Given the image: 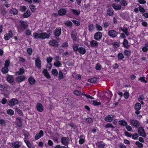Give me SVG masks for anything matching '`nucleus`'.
Returning a JSON list of instances; mask_svg holds the SVG:
<instances>
[{
    "label": "nucleus",
    "mask_w": 148,
    "mask_h": 148,
    "mask_svg": "<svg viewBox=\"0 0 148 148\" xmlns=\"http://www.w3.org/2000/svg\"><path fill=\"white\" fill-rule=\"evenodd\" d=\"M40 30H38L37 32H34L33 34V37L34 39H45L48 38L50 37L49 34H48L46 33H40Z\"/></svg>",
    "instance_id": "obj_1"
},
{
    "label": "nucleus",
    "mask_w": 148,
    "mask_h": 148,
    "mask_svg": "<svg viewBox=\"0 0 148 148\" xmlns=\"http://www.w3.org/2000/svg\"><path fill=\"white\" fill-rule=\"evenodd\" d=\"M20 101L15 98H13L11 99L9 102L8 105L10 106H14L15 105L19 104Z\"/></svg>",
    "instance_id": "obj_2"
},
{
    "label": "nucleus",
    "mask_w": 148,
    "mask_h": 148,
    "mask_svg": "<svg viewBox=\"0 0 148 148\" xmlns=\"http://www.w3.org/2000/svg\"><path fill=\"white\" fill-rule=\"evenodd\" d=\"M138 133L140 136L144 137L146 136V134L143 128L140 127L138 130Z\"/></svg>",
    "instance_id": "obj_3"
},
{
    "label": "nucleus",
    "mask_w": 148,
    "mask_h": 148,
    "mask_svg": "<svg viewBox=\"0 0 148 148\" xmlns=\"http://www.w3.org/2000/svg\"><path fill=\"white\" fill-rule=\"evenodd\" d=\"M130 122L131 125L136 127H138L140 124L138 121L135 119H131Z\"/></svg>",
    "instance_id": "obj_4"
},
{
    "label": "nucleus",
    "mask_w": 148,
    "mask_h": 148,
    "mask_svg": "<svg viewBox=\"0 0 148 148\" xmlns=\"http://www.w3.org/2000/svg\"><path fill=\"white\" fill-rule=\"evenodd\" d=\"M118 33L115 31L111 30L108 32V35L112 38H113L116 37L118 35Z\"/></svg>",
    "instance_id": "obj_5"
},
{
    "label": "nucleus",
    "mask_w": 148,
    "mask_h": 148,
    "mask_svg": "<svg viewBox=\"0 0 148 148\" xmlns=\"http://www.w3.org/2000/svg\"><path fill=\"white\" fill-rule=\"evenodd\" d=\"M135 109L136 110L135 113L136 114H138L140 113L139 110L141 109V106L140 103H136L134 106Z\"/></svg>",
    "instance_id": "obj_6"
},
{
    "label": "nucleus",
    "mask_w": 148,
    "mask_h": 148,
    "mask_svg": "<svg viewBox=\"0 0 148 148\" xmlns=\"http://www.w3.org/2000/svg\"><path fill=\"white\" fill-rule=\"evenodd\" d=\"M102 37V34L100 32H96L94 35V38L96 40H99Z\"/></svg>",
    "instance_id": "obj_7"
},
{
    "label": "nucleus",
    "mask_w": 148,
    "mask_h": 148,
    "mask_svg": "<svg viewBox=\"0 0 148 148\" xmlns=\"http://www.w3.org/2000/svg\"><path fill=\"white\" fill-rule=\"evenodd\" d=\"M12 145L13 148H19L21 146L22 144L19 141H16L13 143Z\"/></svg>",
    "instance_id": "obj_8"
},
{
    "label": "nucleus",
    "mask_w": 148,
    "mask_h": 148,
    "mask_svg": "<svg viewBox=\"0 0 148 148\" xmlns=\"http://www.w3.org/2000/svg\"><path fill=\"white\" fill-rule=\"evenodd\" d=\"M13 34L11 31H9L8 33L4 35V38L6 40H9L12 36Z\"/></svg>",
    "instance_id": "obj_9"
},
{
    "label": "nucleus",
    "mask_w": 148,
    "mask_h": 148,
    "mask_svg": "<svg viewBox=\"0 0 148 148\" xmlns=\"http://www.w3.org/2000/svg\"><path fill=\"white\" fill-rule=\"evenodd\" d=\"M71 36L74 43H75L78 40L77 33L75 32H73L71 34Z\"/></svg>",
    "instance_id": "obj_10"
},
{
    "label": "nucleus",
    "mask_w": 148,
    "mask_h": 148,
    "mask_svg": "<svg viewBox=\"0 0 148 148\" xmlns=\"http://www.w3.org/2000/svg\"><path fill=\"white\" fill-rule=\"evenodd\" d=\"M114 117V115H109L106 117L105 120L107 122H111L112 121Z\"/></svg>",
    "instance_id": "obj_11"
},
{
    "label": "nucleus",
    "mask_w": 148,
    "mask_h": 148,
    "mask_svg": "<svg viewBox=\"0 0 148 148\" xmlns=\"http://www.w3.org/2000/svg\"><path fill=\"white\" fill-rule=\"evenodd\" d=\"M37 110L40 112H42L44 110V108L42 104L40 103H38L36 106Z\"/></svg>",
    "instance_id": "obj_12"
},
{
    "label": "nucleus",
    "mask_w": 148,
    "mask_h": 148,
    "mask_svg": "<svg viewBox=\"0 0 148 148\" xmlns=\"http://www.w3.org/2000/svg\"><path fill=\"white\" fill-rule=\"evenodd\" d=\"M43 132L42 130L40 131L39 133L37 134L35 137V139L36 140H37L41 138L43 135Z\"/></svg>",
    "instance_id": "obj_13"
},
{
    "label": "nucleus",
    "mask_w": 148,
    "mask_h": 148,
    "mask_svg": "<svg viewBox=\"0 0 148 148\" xmlns=\"http://www.w3.org/2000/svg\"><path fill=\"white\" fill-rule=\"evenodd\" d=\"M90 44L91 47L92 48H97L98 46V42L95 40H92L90 41Z\"/></svg>",
    "instance_id": "obj_14"
},
{
    "label": "nucleus",
    "mask_w": 148,
    "mask_h": 148,
    "mask_svg": "<svg viewBox=\"0 0 148 148\" xmlns=\"http://www.w3.org/2000/svg\"><path fill=\"white\" fill-rule=\"evenodd\" d=\"M49 44L50 45L55 47H57L58 45V42L54 40H50L49 42Z\"/></svg>",
    "instance_id": "obj_15"
},
{
    "label": "nucleus",
    "mask_w": 148,
    "mask_h": 148,
    "mask_svg": "<svg viewBox=\"0 0 148 148\" xmlns=\"http://www.w3.org/2000/svg\"><path fill=\"white\" fill-rule=\"evenodd\" d=\"M26 78V77L24 76H20L17 77L16 78V81L19 83L22 82L24 81Z\"/></svg>",
    "instance_id": "obj_16"
},
{
    "label": "nucleus",
    "mask_w": 148,
    "mask_h": 148,
    "mask_svg": "<svg viewBox=\"0 0 148 148\" xmlns=\"http://www.w3.org/2000/svg\"><path fill=\"white\" fill-rule=\"evenodd\" d=\"M7 81L8 82L12 84L14 81V77L12 75H8L7 78Z\"/></svg>",
    "instance_id": "obj_17"
},
{
    "label": "nucleus",
    "mask_w": 148,
    "mask_h": 148,
    "mask_svg": "<svg viewBox=\"0 0 148 148\" xmlns=\"http://www.w3.org/2000/svg\"><path fill=\"white\" fill-rule=\"evenodd\" d=\"M66 10L64 9H61L58 11V14L60 16H63L66 14Z\"/></svg>",
    "instance_id": "obj_18"
},
{
    "label": "nucleus",
    "mask_w": 148,
    "mask_h": 148,
    "mask_svg": "<svg viewBox=\"0 0 148 148\" xmlns=\"http://www.w3.org/2000/svg\"><path fill=\"white\" fill-rule=\"evenodd\" d=\"M68 139L67 138L64 137H63L61 138V143L64 145H66L68 143Z\"/></svg>",
    "instance_id": "obj_19"
},
{
    "label": "nucleus",
    "mask_w": 148,
    "mask_h": 148,
    "mask_svg": "<svg viewBox=\"0 0 148 148\" xmlns=\"http://www.w3.org/2000/svg\"><path fill=\"white\" fill-rule=\"evenodd\" d=\"M42 73L47 78L50 79L51 78L50 75L46 69H44L42 71Z\"/></svg>",
    "instance_id": "obj_20"
},
{
    "label": "nucleus",
    "mask_w": 148,
    "mask_h": 148,
    "mask_svg": "<svg viewBox=\"0 0 148 148\" xmlns=\"http://www.w3.org/2000/svg\"><path fill=\"white\" fill-rule=\"evenodd\" d=\"M31 14V13L29 10H27L25 12L23 15V16L24 18H28Z\"/></svg>",
    "instance_id": "obj_21"
},
{
    "label": "nucleus",
    "mask_w": 148,
    "mask_h": 148,
    "mask_svg": "<svg viewBox=\"0 0 148 148\" xmlns=\"http://www.w3.org/2000/svg\"><path fill=\"white\" fill-rule=\"evenodd\" d=\"M61 29L60 28H57L54 32V34L56 36H59L61 34Z\"/></svg>",
    "instance_id": "obj_22"
},
{
    "label": "nucleus",
    "mask_w": 148,
    "mask_h": 148,
    "mask_svg": "<svg viewBox=\"0 0 148 148\" xmlns=\"http://www.w3.org/2000/svg\"><path fill=\"white\" fill-rule=\"evenodd\" d=\"M78 51L79 53L82 54H84L86 52L85 49L82 47H79Z\"/></svg>",
    "instance_id": "obj_23"
},
{
    "label": "nucleus",
    "mask_w": 148,
    "mask_h": 148,
    "mask_svg": "<svg viewBox=\"0 0 148 148\" xmlns=\"http://www.w3.org/2000/svg\"><path fill=\"white\" fill-rule=\"evenodd\" d=\"M112 7L114 9L116 10H120L121 8V5L116 3L113 4Z\"/></svg>",
    "instance_id": "obj_24"
},
{
    "label": "nucleus",
    "mask_w": 148,
    "mask_h": 148,
    "mask_svg": "<svg viewBox=\"0 0 148 148\" xmlns=\"http://www.w3.org/2000/svg\"><path fill=\"white\" fill-rule=\"evenodd\" d=\"M25 70L22 68L20 69L19 70L15 73V75H23L24 72Z\"/></svg>",
    "instance_id": "obj_25"
},
{
    "label": "nucleus",
    "mask_w": 148,
    "mask_h": 148,
    "mask_svg": "<svg viewBox=\"0 0 148 148\" xmlns=\"http://www.w3.org/2000/svg\"><path fill=\"white\" fill-rule=\"evenodd\" d=\"M20 22L21 24V26L23 27L24 29H25L27 27L28 25L27 22L23 21H20Z\"/></svg>",
    "instance_id": "obj_26"
},
{
    "label": "nucleus",
    "mask_w": 148,
    "mask_h": 148,
    "mask_svg": "<svg viewBox=\"0 0 148 148\" xmlns=\"http://www.w3.org/2000/svg\"><path fill=\"white\" fill-rule=\"evenodd\" d=\"M96 145L98 148H103L105 146L104 144L102 142L97 143Z\"/></svg>",
    "instance_id": "obj_27"
},
{
    "label": "nucleus",
    "mask_w": 148,
    "mask_h": 148,
    "mask_svg": "<svg viewBox=\"0 0 148 148\" xmlns=\"http://www.w3.org/2000/svg\"><path fill=\"white\" fill-rule=\"evenodd\" d=\"M72 12L75 15L78 16L80 13V11L79 10H76L73 9H71Z\"/></svg>",
    "instance_id": "obj_28"
},
{
    "label": "nucleus",
    "mask_w": 148,
    "mask_h": 148,
    "mask_svg": "<svg viewBox=\"0 0 148 148\" xmlns=\"http://www.w3.org/2000/svg\"><path fill=\"white\" fill-rule=\"evenodd\" d=\"M118 123L119 125L123 126H126L127 125V123L124 120L119 121Z\"/></svg>",
    "instance_id": "obj_29"
},
{
    "label": "nucleus",
    "mask_w": 148,
    "mask_h": 148,
    "mask_svg": "<svg viewBox=\"0 0 148 148\" xmlns=\"http://www.w3.org/2000/svg\"><path fill=\"white\" fill-rule=\"evenodd\" d=\"M5 66L3 67L2 69V71L3 73H6L8 72V68L9 65H5Z\"/></svg>",
    "instance_id": "obj_30"
},
{
    "label": "nucleus",
    "mask_w": 148,
    "mask_h": 148,
    "mask_svg": "<svg viewBox=\"0 0 148 148\" xmlns=\"http://www.w3.org/2000/svg\"><path fill=\"white\" fill-rule=\"evenodd\" d=\"M10 12L12 14L16 15L18 13V10L16 8H13L10 10Z\"/></svg>",
    "instance_id": "obj_31"
},
{
    "label": "nucleus",
    "mask_w": 148,
    "mask_h": 148,
    "mask_svg": "<svg viewBox=\"0 0 148 148\" xmlns=\"http://www.w3.org/2000/svg\"><path fill=\"white\" fill-rule=\"evenodd\" d=\"M16 123L17 125L19 127L22 126L21 119L20 118H18L16 119Z\"/></svg>",
    "instance_id": "obj_32"
},
{
    "label": "nucleus",
    "mask_w": 148,
    "mask_h": 148,
    "mask_svg": "<svg viewBox=\"0 0 148 148\" xmlns=\"http://www.w3.org/2000/svg\"><path fill=\"white\" fill-rule=\"evenodd\" d=\"M78 45L77 44H75V43H74L73 46V49L76 53H77V52L79 48L78 47Z\"/></svg>",
    "instance_id": "obj_33"
},
{
    "label": "nucleus",
    "mask_w": 148,
    "mask_h": 148,
    "mask_svg": "<svg viewBox=\"0 0 148 148\" xmlns=\"http://www.w3.org/2000/svg\"><path fill=\"white\" fill-rule=\"evenodd\" d=\"M29 83L31 84H34L35 82V80L34 78L31 77H30L28 79Z\"/></svg>",
    "instance_id": "obj_34"
},
{
    "label": "nucleus",
    "mask_w": 148,
    "mask_h": 148,
    "mask_svg": "<svg viewBox=\"0 0 148 148\" xmlns=\"http://www.w3.org/2000/svg\"><path fill=\"white\" fill-rule=\"evenodd\" d=\"M120 29L126 35L128 36L129 35V33L127 31V29L126 28L120 27Z\"/></svg>",
    "instance_id": "obj_35"
},
{
    "label": "nucleus",
    "mask_w": 148,
    "mask_h": 148,
    "mask_svg": "<svg viewBox=\"0 0 148 148\" xmlns=\"http://www.w3.org/2000/svg\"><path fill=\"white\" fill-rule=\"evenodd\" d=\"M72 77H74L75 79H81V76L80 75L76 73H73L72 75Z\"/></svg>",
    "instance_id": "obj_36"
},
{
    "label": "nucleus",
    "mask_w": 148,
    "mask_h": 148,
    "mask_svg": "<svg viewBox=\"0 0 148 148\" xmlns=\"http://www.w3.org/2000/svg\"><path fill=\"white\" fill-rule=\"evenodd\" d=\"M107 14L109 16H112L113 14V10L112 9H108L107 10Z\"/></svg>",
    "instance_id": "obj_37"
},
{
    "label": "nucleus",
    "mask_w": 148,
    "mask_h": 148,
    "mask_svg": "<svg viewBox=\"0 0 148 148\" xmlns=\"http://www.w3.org/2000/svg\"><path fill=\"white\" fill-rule=\"evenodd\" d=\"M56 61L54 63V65H61L60 62L58 60H60V58L59 56H57L56 57Z\"/></svg>",
    "instance_id": "obj_38"
},
{
    "label": "nucleus",
    "mask_w": 148,
    "mask_h": 148,
    "mask_svg": "<svg viewBox=\"0 0 148 148\" xmlns=\"http://www.w3.org/2000/svg\"><path fill=\"white\" fill-rule=\"evenodd\" d=\"M123 45L125 47L128 48L129 47L128 45V42L125 39H124L123 42Z\"/></svg>",
    "instance_id": "obj_39"
},
{
    "label": "nucleus",
    "mask_w": 148,
    "mask_h": 148,
    "mask_svg": "<svg viewBox=\"0 0 148 148\" xmlns=\"http://www.w3.org/2000/svg\"><path fill=\"white\" fill-rule=\"evenodd\" d=\"M96 28L98 31H101L102 30V27L100 25L97 24H96L95 25Z\"/></svg>",
    "instance_id": "obj_40"
},
{
    "label": "nucleus",
    "mask_w": 148,
    "mask_h": 148,
    "mask_svg": "<svg viewBox=\"0 0 148 148\" xmlns=\"http://www.w3.org/2000/svg\"><path fill=\"white\" fill-rule=\"evenodd\" d=\"M97 78L94 77L91 79H88V81L89 82H90L91 83H94L95 82H97Z\"/></svg>",
    "instance_id": "obj_41"
},
{
    "label": "nucleus",
    "mask_w": 148,
    "mask_h": 148,
    "mask_svg": "<svg viewBox=\"0 0 148 148\" xmlns=\"http://www.w3.org/2000/svg\"><path fill=\"white\" fill-rule=\"evenodd\" d=\"M52 74L55 76H57L58 74V72L55 69H53L51 71Z\"/></svg>",
    "instance_id": "obj_42"
},
{
    "label": "nucleus",
    "mask_w": 148,
    "mask_h": 148,
    "mask_svg": "<svg viewBox=\"0 0 148 148\" xmlns=\"http://www.w3.org/2000/svg\"><path fill=\"white\" fill-rule=\"evenodd\" d=\"M88 30L90 32H92L94 29V26L92 24H90L88 26Z\"/></svg>",
    "instance_id": "obj_43"
},
{
    "label": "nucleus",
    "mask_w": 148,
    "mask_h": 148,
    "mask_svg": "<svg viewBox=\"0 0 148 148\" xmlns=\"http://www.w3.org/2000/svg\"><path fill=\"white\" fill-rule=\"evenodd\" d=\"M7 113L8 114L13 115L14 113V112L13 110L11 109H9L7 110Z\"/></svg>",
    "instance_id": "obj_44"
},
{
    "label": "nucleus",
    "mask_w": 148,
    "mask_h": 148,
    "mask_svg": "<svg viewBox=\"0 0 148 148\" xmlns=\"http://www.w3.org/2000/svg\"><path fill=\"white\" fill-rule=\"evenodd\" d=\"M136 145L140 148H142L143 147V144L138 141H136L135 143Z\"/></svg>",
    "instance_id": "obj_45"
},
{
    "label": "nucleus",
    "mask_w": 148,
    "mask_h": 148,
    "mask_svg": "<svg viewBox=\"0 0 148 148\" xmlns=\"http://www.w3.org/2000/svg\"><path fill=\"white\" fill-rule=\"evenodd\" d=\"M125 55L127 56H129L130 55L131 52L127 50H125L124 52Z\"/></svg>",
    "instance_id": "obj_46"
},
{
    "label": "nucleus",
    "mask_w": 148,
    "mask_h": 148,
    "mask_svg": "<svg viewBox=\"0 0 148 148\" xmlns=\"http://www.w3.org/2000/svg\"><path fill=\"white\" fill-rule=\"evenodd\" d=\"M35 65H40L41 61L39 58H37L35 61Z\"/></svg>",
    "instance_id": "obj_47"
},
{
    "label": "nucleus",
    "mask_w": 148,
    "mask_h": 148,
    "mask_svg": "<svg viewBox=\"0 0 148 148\" xmlns=\"http://www.w3.org/2000/svg\"><path fill=\"white\" fill-rule=\"evenodd\" d=\"M74 94L77 96H80L81 95H82L81 92L77 90H75L74 91Z\"/></svg>",
    "instance_id": "obj_48"
},
{
    "label": "nucleus",
    "mask_w": 148,
    "mask_h": 148,
    "mask_svg": "<svg viewBox=\"0 0 148 148\" xmlns=\"http://www.w3.org/2000/svg\"><path fill=\"white\" fill-rule=\"evenodd\" d=\"M25 142L26 143L28 147L30 148L32 147V145L29 142V141L27 140H25Z\"/></svg>",
    "instance_id": "obj_49"
},
{
    "label": "nucleus",
    "mask_w": 148,
    "mask_h": 148,
    "mask_svg": "<svg viewBox=\"0 0 148 148\" xmlns=\"http://www.w3.org/2000/svg\"><path fill=\"white\" fill-rule=\"evenodd\" d=\"M106 128H112L114 129V127L110 123H108L105 126Z\"/></svg>",
    "instance_id": "obj_50"
},
{
    "label": "nucleus",
    "mask_w": 148,
    "mask_h": 148,
    "mask_svg": "<svg viewBox=\"0 0 148 148\" xmlns=\"http://www.w3.org/2000/svg\"><path fill=\"white\" fill-rule=\"evenodd\" d=\"M132 136V138L134 140H136L138 137V135L137 133L133 134Z\"/></svg>",
    "instance_id": "obj_51"
},
{
    "label": "nucleus",
    "mask_w": 148,
    "mask_h": 148,
    "mask_svg": "<svg viewBox=\"0 0 148 148\" xmlns=\"http://www.w3.org/2000/svg\"><path fill=\"white\" fill-rule=\"evenodd\" d=\"M58 77L60 79H62L64 78L63 74L62 71H60L59 73Z\"/></svg>",
    "instance_id": "obj_52"
},
{
    "label": "nucleus",
    "mask_w": 148,
    "mask_h": 148,
    "mask_svg": "<svg viewBox=\"0 0 148 148\" xmlns=\"http://www.w3.org/2000/svg\"><path fill=\"white\" fill-rule=\"evenodd\" d=\"M121 5L123 6H126L127 4V1L124 0H121Z\"/></svg>",
    "instance_id": "obj_53"
},
{
    "label": "nucleus",
    "mask_w": 148,
    "mask_h": 148,
    "mask_svg": "<svg viewBox=\"0 0 148 148\" xmlns=\"http://www.w3.org/2000/svg\"><path fill=\"white\" fill-rule=\"evenodd\" d=\"M26 9V7L24 6H21L20 7V10L22 12L24 11Z\"/></svg>",
    "instance_id": "obj_54"
},
{
    "label": "nucleus",
    "mask_w": 148,
    "mask_h": 148,
    "mask_svg": "<svg viewBox=\"0 0 148 148\" xmlns=\"http://www.w3.org/2000/svg\"><path fill=\"white\" fill-rule=\"evenodd\" d=\"M65 24L68 26L71 27L72 25V23L69 21H66L65 23Z\"/></svg>",
    "instance_id": "obj_55"
},
{
    "label": "nucleus",
    "mask_w": 148,
    "mask_h": 148,
    "mask_svg": "<svg viewBox=\"0 0 148 148\" xmlns=\"http://www.w3.org/2000/svg\"><path fill=\"white\" fill-rule=\"evenodd\" d=\"M92 104L94 106H98L100 105L101 104V103L97 101L96 100H95L92 101Z\"/></svg>",
    "instance_id": "obj_56"
},
{
    "label": "nucleus",
    "mask_w": 148,
    "mask_h": 148,
    "mask_svg": "<svg viewBox=\"0 0 148 148\" xmlns=\"http://www.w3.org/2000/svg\"><path fill=\"white\" fill-rule=\"evenodd\" d=\"M82 95L83 96H85L88 99H94L93 97L89 95H87L85 94H82Z\"/></svg>",
    "instance_id": "obj_57"
},
{
    "label": "nucleus",
    "mask_w": 148,
    "mask_h": 148,
    "mask_svg": "<svg viewBox=\"0 0 148 148\" xmlns=\"http://www.w3.org/2000/svg\"><path fill=\"white\" fill-rule=\"evenodd\" d=\"M29 8L32 12H34L36 10L35 7L33 5H31L29 6Z\"/></svg>",
    "instance_id": "obj_58"
},
{
    "label": "nucleus",
    "mask_w": 148,
    "mask_h": 148,
    "mask_svg": "<svg viewBox=\"0 0 148 148\" xmlns=\"http://www.w3.org/2000/svg\"><path fill=\"white\" fill-rule=\"evenodd\" d=\"M82 136H81L79 140V143L80 144H82L84 142V139L82 138Z\"/></svg>",
    "instance_id": "obj_59"
},
{
    "label": "nucleus",
    "mask_w": 148,
    "mask_h": 148,
    "mask_svg": "<svg viewBox=\"0 0 148 148\" xmlns=\"http://www.w3.org/2000/svg\"><path fill=\"white\" fill-rule=\"evenodd\" d=\"M52 58L50 56L47 57V63L49 64H50L51 62L52 61Z\"/></svg>",
    "instance_id": "obj_60"
},
{
    "label": "nucleus",
    "mask_w": 148,
    "mask_h": 148,
    "mask_svg": "<svg viewBox=\"0 0 148 148\" xmlns=\"http://www.w3.org/2000/svg\"><path fill=\"white\" fill-rule=\"evenodd\" d=\"M139 80H140L141 82L147 83V81L145 80V77H141L138 79Z\"/></svg>",
    "instance_id": "obj_61"
},
{
    "label": "nucleus",
    "mask_w": 148,
    "mask_h": 148,
    "mask_svg": "<svg viewBox=\"0 0 148 148\" xmlns=\"http://www.w3.org/2000/svg\"><path fill=\"white\" fill-rule=\"evenodd\" d=\"M118 57L119 59H121L124 58V56L122 53H119L118 55Z\"/></svg>",
    "instance_id": "obj_62"
},
{
    "label": "nucleus",
    "mask_w": 148,
    "mask_h": 148,
    "mask_svg": "<svg viewBox=\"0 0 148 148\" xmlns=\"http://www.w3.org/2000/svg\"><path fill=\"white\" fill-rule=\"evenodd\" d=\"M72 21L73 23L75 24V25L76 26L79 25L80 24V22L76 20H73Z\"/></svg>",
    "instance_id": "obj_63"
},
{
    "label": "nucleus",
    "mask_w": 148,
    "mask_h": 148,
    "mask_svg": "<svg viewBox=\"0 0 148 148\" xmlns=\"http://www.w3.org/2000/svg\"><path fill=\"white\" fill-rule=\"evenodd\" d=\"M125 99H128L129 96V93L127 92H125L123 95Z\"/></svg>",
    "instance_id": "obj_64"
}]
</instances>
